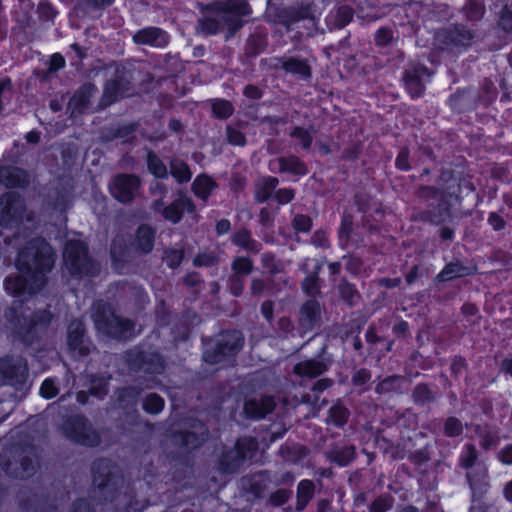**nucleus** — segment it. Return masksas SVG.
Segmentation results:
<instances>
[{
  "label": "nucleus",
  "instance_id": "69168bd1",
  "mask_svg": "<svg viewBox=\"0 0 512 512\" xmlns=\"http://www.w3.org/2000/svg\"><path fill=\"white\" fill-rule=\"evenodd\" d=\"M184 204L182 201H175L171 205L163 208L164 217L174 223L178 222L182 216Z\"/></svg>",
  "mask_w": 512,
  "mask_h": 512
},
{
  "label": "nucleus",
  "instance_id": "72a5a7b5",
  "mask_svg": "<svg viewBox=\"0 0 512 512\" xmlns=\"http://www.w3.org/2000/svg\"><path fill=\"white\" fill-rule=\"evenodd\" d=\"M217 186V182L211 176L199 174L194 178V196L206 201Z\"/></svg>",
  "mask_w": 512,
  "mask_h": 512
},
{
  "label": "nucleus",
  "instance_id": "37998d69",
  "mask_svg": "<svg viewBox=\"0 0 512 512\" xmlns=\"http://www.w3.org/2000/svg\"><path fill=\"white\" fill-rule=\"evenodd\" d=\"M170 173L179 183L188 182L191 177L189 166L179 158L171 160Z\"/></svg>",
  "mask_w": 512,
  "mask_h": 512
},
{
  "label": "nucleus",
  "instance_id": "58836bf2",
  "mask_svg": "<svg viewBox=\"0 0 512 512\" xmlns=\"http://www.w3.org/2000/svg\"><path fill=\"white\" fill-rule=\"evenodd\" d=\"M355 455V448L353 446H345L332 450L329 454V459L340 467H346L354 461Z\"/></svg>",
  "mask_w": 512,
  "mask_h": 512
},
{
  "label": "nucleus",
  "instance_id": "9b49d317",
  "mask_svg": "<svg viewBox=\"0 0 512 512\" xmlns=\"http://www.w3.org/2000/svg\"><path fill=\"white\" fill-rule=\"evenodd\" d=\"M253 442L252 439H238L233 448L224 449L217 459V470L224 475L237 473L252 450Z\"/></svg>",
  "mask_w": 512,
  "mask_h": 512
},
{
  "label": "nucleus",
  "instance_id": "cd10ccee",
  "mask_svg": "<svg viewBox=\"0 0 512 512\" xmlns=\"http://www.w3.org/2000/svg\"><path fill=\"white\" fill-rule=\"evenodd\" d=\"M231 243L251 254H258L262 250V244L252 237V232L243 227L234 231L230 237Z\"/></svg>",
  "mask_w": 512,
  "mask_h": 512
},
{
  "label": "nucleus",
  "instance_id": "4c0bfd02",
  "mask_svg": "<svg viewBox=\"0 0 512 512\" xmlns=\"http://www.w3.org/2000/svg\"><path fill=\"white\" fill-rule=\"evenodd\" d=\"M211 111L215 119L226 120L233 115L235 108L231 101L224 98H216L211 102Z\"/></svg>",
  "mask_w": 512,
  "mask_h": 512
},
{
  "label": "nucleus",
  "instance_id": "5fc2aeb1",
  "mask_svg": "<svg viewBox=\"0 0 512 512\" xmlns=\"http://www.w3.org/2000/svg\"><path fill=\"white\" fill-rule=\"evenodd\" d=\"M301 288L309 297H314L320 293L319 277L316 272L307 275L301 283Z\"/></svg>",
  "mask_w": 512,
  "mask_h": 512
},
{
  "label": "nucleus",
  "instance_id": "f257e3e1",
  "mask_svg": "<svg viewBox=\"0 0 512 512\" xmlns=\"http://www.w3.org/2000/svg\"><path fill=\"white\" fill-rule=\"evenodd\" d=\"M52 247L41 238H34L19 251L16 267L20 275L7 277L5 289L15 297L31 296L47 282L46 275L54 266Z\"/></svg>",
  "mask_w": 512,
  "mask_h": 512
},
{
  "label": "nucleus",
  "instance_id": "0e129e2a",
  "mask_svg": "<svg viewBox=\"0 0 512 512\" xmlns=\"http://www.w3.org/2000/svg\"><path fill=\"white\" fill-rule=\"evenodd\" d=\"M498 26L506 33L512 34V11L504 4L498 14Z\"/></svg>",
  "mask_w": 512,
  "mask_h": 512
},
{
  "label": "nucleus",
  "instance_id": "c9c22d12",
  "mask_svg": "<svg viewBox=\"0 0 512 512\" xmlns=\"http://www.w3.org/2000/svg\"><path fill=\"white\" fill-rule=\"evenodd\" d=\"M411 399L416 406H426L436 401L435 392L427 383H418L412 390Z\"/></svg>",
  "mask_w": 512,
  "mask_h": 512
},
{
  "label": "nucleus",
  "instance_id": "4d7b16f0",
  "mask_svg": "<svg viewBox=\"0 0 512 512\" xmlns=\"http://www.w3.org/2000/svg\"><path fill=\"white\" fill-rule=\"evenodd\" d=\"M505 213V207L502 206L498 211H492L489 212L487 217V224L495 231L500 232L503 231L506 226L507 222L505 218L503 217V214Z\"/></svg>",
  "mask_w": 512,
  "mask_h": 512
},
{
  "label": "nucleus",
  "instance_id": "1a4fd4ad",
  "mask_svg": "<svg viewBox=\"0 0 512 512\" xmlns=\"http://www.w3.org/2000/svg\"><path fill=\"white\" fill-rule=\"evenodd\" d=\"M63 432L71 441L88 447L97 446L101 441L98 431L82 415L68 418L63 424Z\"/></svg>",
  "mask_w": 512,
  "mask_h": 512
},
{
  "label": "nucleus",
  "instance_id": "09e8293b",
  "mask_svg": "<svg viewBox=\"0 0 512 512\" xmlns=\"http://www.w3.org/2000/svg\"><path fill=\"white\" fill-rule=\"evenodd\" d=\"M289 136L291 138L299 140V142L301 144V147L304 150L310 149V147H311V145L313 143V134H312V132L309 129L304 128L302 126H294L290 130Z\"/></svg>",
  "mask_w": 512,
  "mask_h": 512
},
{
  "label": "nucleus",
  "instance_id": "338daca9",
  "mask_svg": "<svg viewBox=\"0 0 512 512\" xmlns=\"http://www.w3.org/2000/svg\"><path fill=\"white\" fill-rule=\"evenodd\" d=\"M291 495H292L291 490L280 488L270 494L269 502L274 507H281L288 502Z\"/></svg>",
  "mask_w": 512,
  "mask_h": 512
},
{
  "label": "nucleus",
  "instance_id": "13d9d810",
  "mask_svg": "<svg viewBox=\"0 0 512 512\" xmlns=\"http://www.w3.org/2000/svg\"><path fill=\"white\" fill-rule=\"evenodd\" d=\"M164 400L155 393L148 394L143 402V409L150 414H157L162 411Z\"/></svg>",
  "mask_w": 512,
  "mask_h": 512
},
{
  "label": "nucleus",
  "instance_id": "4468645a",
  "mask_svg": "<svg viewBox=\"0 0 512 512\" xmlns=\"http://www.w3.org/2000/svg\"><path fill=\"white\" fill-rule=\"evenodd\" d=\"M126 362L130 369L149 374H159L164 370V360L160 354L152 351L129 350Z\"/></svg>",
  "mask_w": 512,
  "mask_h": 512
},
{
  "label": "nucleus",
  "instance_id": "bb28decb",
  "mask_svg": "<svg viewBox=\"0 0 512 512\" xmlns=\"http://www.w3.org/2000/svg\"><path fill=\"white\" fill-rule=\"evenodd\" d=\"M281 68L288 74L307 80L312 76L311 67L306 59L298 57H281L278 59Z\"/></svg>",
  "mask_w": 512,
  "mask_h": 512
},
{
  "label": "nucleus",
  "instance_id": "6ab92c4d",
  "mask_svg": "<svg viewBox=\"0 0 512 512\" xmlns=\"http://www.w3.org/2000/svg\"><path fill=\"white\" fill-rule=\"evenodd\" d=\"M67 342L69 349L78 356H87L90 353L91 344L85 338V327L81 320H72L68 325Z\"/></svg>",
  "mask_w": 512,
  "mask_h": 512
},
{
  "label": "nucleus",
  "instance_id": "0eeeda50",
  "mask_svg": "<svg viewBox=\"0 0 512 512\" xmlns=\"http://www.w3.org/2000/svg\"><path fill=\"white\" fill-rule=\"evenodd\" d=\"M93 484L104 500H113L123 483L118 469L107 459H98L92 465Z\"/></svg>",
  "mask_w": 512,
  "mask_h": 512
},
{
  "label": "nucleus",
  "instance_id": "39448f33",
  "mask_svg": "<svg viewBox=\"0 0 512 512\" xmlns=\"http://www.w3.org/2000/svg\"><path fill=\"white\" fill-rule=\"evenodd\" d=\"M219 13L225 37L231 38L245 25L244 17L252 14V7L247 0H224L215 4Z\"/></svg>",
  "mask_w": 512,
  "mask_h": 512
},
{
  "label": "nucleus",
  "instance_id": "49530a36",
  "mask_svg": "<svg viewBox=\"0 0 512 512\" xmlns=\"http://www.w3.org/2000/svg\"><path fill=\"white\" fill-rule=\"evenodd\" d=\"M233 275L247 276L254 269L253 261L247 256H237L231 263Z\"/></svg>",
  "mask_w": 512,
  "mask_h": 512
},
{
  "label": "nucleus",
  "instance_id": "a211bd4d",
  "mask_svg": "<svg viewBox=\"0 0 512 512\" xmlns=\"http://www.w3.org/2000/svg\"><path fill=\"white\" fill-rule=\"evenodd\" d=\"M27 378L26 361L20 357L0 358V380L11 385L23 384Z\"/></svg>",
  "mask_w": 512,
  "mask_h": 512
},
{
  "label": "nucleus",
  "instance_id": "9d476101",
  "mask_svg": "<svg viewBox=\"0 0 512 512\" xmlns=\"http://www.w3.org/2000/svg\"><path fill=\"white\" fill-rule=\"evenodd\" d=\"M24 219L31 220L26 212L23 197L15 192H6L0 196V225L18 226Z\"/></svg>",
  "mask_w": 512,
  "mask_h": 512
},
{
  "label": "nucleus",
  "instance_id": "7c9ffc66",
  "mask_svg": "<svg viewBox=\"0 0 512 512\" xmlns=\"http://www.w3.org/2000/svg\"><path fill=\"white\" fill-rule=\"evenodd\" d=\"M315 494V485L312 480L302 479L298 482L296 488V505L295 510L302 512L306 509L309 502Z\"/></svg>",
  "mask_w": 512,
  "mask_h": 512
},
{
  "label": "nucleus",
  "instance_id": "6e6552de",
  "mask_svg": "<svg viewBox=\"0 0 512 512\" xmlns=\"http://www.w3.org/2000/svg\"><path fill=\"white\" fill-rule=\"evenodd\" d=\"M131 75L123 67L116 66L113 75L105 82L98 103L99 109H105L120 99L132 94Z\"/></svg>",
  "mask_w": 512,
  "mask_h": 512
},
{
  "label": "nucleus",
  "instance_id": "ddd939ff",
  "mask_svg": "<svg viewBox=\"0 0 512 512\" xmlns=\"http://www.w3.org/2000/svg\"><path fill=\"white\" fill-rule=\"evenodd\" d=\"M141 179L135 174L120 173L109 184L111 195L120 203H131L138 195Z\"/></svg>",
  "mask_w": 512,
  "mask_h": 512
},
{
  "label": "nucleus",
  "instance_id": "603ef678",
  "mask_svg": "<svg viewBox=\"0 0 512 512\" xmlns=\"http://www.w3.org/2000/svg\"><path fill=\"white\" fill-rule=\"evenodd\" d=\"M215 17H205L200 20V27L203 32L209 35H216L219 33H224L222 24L220 21L219 13L216 12Z\"/></svg>",
  "mask_w": 512,
  "mask_h": 512
},
{
  "label": "nucleus",
  "instance_id": "f8f14e48",
  "mask_svg": "<svg viewBox=\"0 0 512 512\" xmlns=\"http://www.w3.org/2000/svg\"><path fill=\"white\" fill-rule=\"evenodd\" d=\"M475 33L463 24H452L439 29L435 34V41L442 50L467 48L471 46Z\"/></svg>",
  "mask_w": 512,
  "mask_h": 512
},
{
  "label": "nucleus",
  "instance_id": "423d86ee",
  "mask_svg": "<svg viewBox=\"0 0 512 512\" xmlns=\"http://www.w3.org/2000/svg\"><path fill=\"white\" fill-rule=\"evenodd\" d=\"M63 261L69 273L75 276H94L99 271V265L89 256L86 245L80 240L66 242Z\"/></svg>",
  "mask_w": 512,
  "mask_h": 512
},
{
  "label": "nucleus",
  "instance_id": "e2e57ef3",
  "mask_svg": "<svg viewBox=\"0 0 512 512\" xmlns=\"http://www.w3.org/2000/svg\"><path fill=\"white\" fill-rule=\"evenodd\" d=\"M107 393V380L104 377H93L91 380L89 394L98 399H103Z\"/></svg>",
  "mask_w": 512,
  "mask_h": 512
},
{
  "label": "nucleus",
  "instance_id": "ea45409f",
  "mask_svg": "<svg viewBox=\"0 0 512 512\" xmlns=\"http://www.w3.org/2000/svg\"><path fill=\"white\" fill-rule=\"evenodd\" d=\"M467 270V267L460 262H450L438 273L437 279L446 282L457 277H463L469 274Z\"/></svg>",
  "mask_w": 512,
  "mask_h": 512
},
{
  "label": "nucleus",
  "instance_id": "864d4df0",
  "mask_svg": "<svg viewBox=\"0 0 512 512\" xmlns=\"http://www.w3.org/2000/svg\"><path fill=\"white\" fill-rule=\"evenodd\" d=\"M394 40V32L391 27L381 26L374 33V44L377 47H387Z\"/></svg>",
  "mask_w": 512,
  "mask_h": 512
},
{
  "label": "nucleus",
  "instance_id": "5701e85b",
  "mask_svg": "<svg viewBox=\"0 0 512 512\" xmlns=\"http://www.w3.org/2000/svg\"><path fill=\"white\" fill-rule=\"evenodd\" d=\"M30 183L28 173L14 166H0V184L7 188H24Z\"/></svg>",
  "mask_w": 512,
  "mask_h": 512
},
{
  "label": "nucleus",
  "instance_id": "6e6d98bb",
  "mask_svg": "<svg viewBox=\"0 0 512 512\" xmlns=\"http://www.w3.org/2000/svg\"><path fill=\"white\" fill-rule=\"evenodd\" d=\"M394 499L392 496L382 494L377 496L368 506L369 512H387L393 506Z\"/></svg>",
  "mask_w": 512,
  "mask_h": 512
},
{
  "label": "nucleus",
  "instance_id": "aec40b11",
  "mask_svg": "<svg viewBox=\"0 0 512 512\" xmlns=\"http://www.w3.org/2000/svg\"><path fill=\"white\" fill-rule=\"evenodd\" d=\"M276 407L275 400L270 395L262 396L260 399H248L244 402L243 411L248 419L261 420L271 414Z\"/></svg>",
  "mask_w": 512,
  "mask_h": 512
},
{
  "label": "nucleus",
  "instance_id": "4be33fe9",
  "mask_svg": "<svg viewBox=\"0 0 512 512\" xmlns=\"http://www.w3.org/2000/svg\"><path fill=\"white\" fill-rule=\"evenodd\" d=\"M279 17L286 26H291L302 20H314L313 4L309 2L284 8L281 10Z\"/></svg>",
  "mask_w": 512,
  "mask_h": 512
},
{
  "label": "nucleus",
  "instance_id": "f3484780",
  "mask_svg": "<svg viewBox=\"0 0 512 512\" xmlns=\"http://www.w3.org/2000/svg\"><path fill=\"white\" fill-rule=\"evenodd\" d=\"M52 315L47 310H39L19 319L18 333L26 343L35 341L39 332L44 331L51 322Z\"/></svg>",
  "mask_w": 512,
  "mask_h": 512
},
{
  "label": "nucleus",
  "instance_id": "a18cd8bd",
  "mask_svg": "<svg viewBox=\"0 0 512 512\" xmlns=\"http://www.w3.org/2000/svg\"><path fill=\"white\" fill-rule=\"evenodd\" d=\"M479 454L474 444L467 443L460 453L459 462L463 469L473 468L478 460Z\"/></svg>",
  "mask_w": 512,
  "mask_h": 512
},
{
  "label": "nucleus",
  "instance_id": "473e14b6",
  "mask_svg": "<svg viewBox=\"0 0 512 512\" xmlns=\"http://www.w3.org/2000/svg\"><path fill=\"white\" fill-rule=\"evenodd\" d=\"M268 46V37L266 34L255 31L250 34L246 40L244 52L246 57L255 58L265 52Z\"/></svg>",
  "mask_w": 512,
  "mask_h": 512
},
{
  "label": "nucleus",
  "instance_id": "e433bc0d",
  "mask_svg": "<svg viewBox=\"0 0 512 512\" xmlns=\"http://www.w3.org/2000/svg\"><path fill=\"white\" fill-rule=\"evenodd\" d=\"M154 230L147 226L141 225L137 229L135 247L142 253H148L154 246Z\"/></svg>",
  "mask_w": 512,
  "mask_h": 512
},
{
  "label": "nucleus",
  "instance_id": "2f4dec72",
  "mask_svg": "<svg viewBox=\"0 0 512 512\" xmlns=\"http://www.w3.org/2000/svg\"><path fill=\"white\" fill-rule=\"evenodd\" d=\"M265 474V471H260L251 476L243 477V489L255 498H260L267 488V478L265 477Z\"/></svg>",
  "mask_w": 512,
  "mask_h": 512
},
{
  "label": "nucleus",
  "instance_id": "2eb2a0df",
  "mask_svg": "<svg viewBox=\"0 0 512 512\" xmlns=\"http://www.w3.org/2000/svg\"><path fill=\"white\" fill-rule=\"evenodd\" d=\"M37 454L34 446L27 445L15 449L14 462H9L6 472L16 478H26L34 474Z\"/></svg>",
  "mask_w": 512,
  "mask_h": 512
},
{
  "label": "nucleus",
  "instance_id": "20e7f679",
  "mask_svg": "<svg viewBox=\"0 0 512 512\" xmlns=\"http://www.w3.org/2000/svg\"><path fill=\"white\" fill-rule=\"evenodd\" d=\"M91 317L96 330L103 335L113 338L132 336L134 323L116 315L112 307L104 301L93 304Z\"/></svg>",
  "mask_w": 512,
  "mask_h": 512
},
{
  "label": "nucleus",
  "instance_id": "f704fd0d",
  "mask_svg": "<svg viewBox=\"0 0 512 512\" xmlns=\"http://www.w3.org/2000/svg\"><path fill=\"white\" fill-rule=\"evenodd\" d=\"M349 416V409L342 402L337 401L328 409L327 423L342 428L348 422Z\"/></svg>",
  "mask_w": 512,
  "mask_h": 512
},
{
  "label": "nucleus",
  "instance_id": "a19ab883",
  "mask_svg": "<svg viewBox=\"0 0 512 512\" xmlns=\"http://www.w3.org/2000/svg\"><path fill=\"white\" fill-rule=\"evenodd\" d=\"M354 9L347 4L340 5L333 13V26L336 29H342L347 26L354 18Z\"/></svg>",
  "mask_w": 512,
  "mask_h": 512
},
{
  "label": "nucleus",
  "instance_id": "b1692460",
  "mask_svg": "<svg viewBox=\"0 0 512 512\" xmlns=\"http://www.w3.org/2000/svg\"><path fill=\"white\" fill-rule=\"evenodd\" d=\"M321 320V307L316 299L306 300L300 307L299 323L306 330H313Z\"/></svg>",
  "mask_w": 512,
  "mask_h": 512
},
{
  "label": "nucleus",
  "instance_id": "f03ea898",
  "mask_svg": "<svg viewBox=\"0 0 512 512\" xmlns=\"http://www.w3.org/2000/svg\"><path fill=\"white\" fill-rule=\"evenodd\" d=\"M474 190L473 184L465 178L452 179L442 191L439 203L429 204L428 209L420 213L421 220L435 225L442 224L450 216L451 208L455 204H461L463 192L469 193Z\"/></svg>",
  "mask_w": 512,
  "mask_h": 512
},
{
  "label": "nucleus",
  "instance_id": "3c124183",
  "mask_svg": "<svg viewBox=\"0 0 512 512\" xmlns=\"http://www.w3.org/2000/svg\"><path fill=\"white\" fill-rule=\"evenodd\" d=\"M291 227L296 233H309L313 227V220L307 214L298 213L292 218Z\"/></svg>",
  "mask_w": 512,
  "mask_h": 512
},
{
  "label": "nucleus",
  "instance_id": "c85d7f7f",
  "mask_svg": "<svg viewBox=\"0 0 512 512\" xmlns=\"http://www.w3.org/2000/svg\"><path fill=\"white\" fill-rule=\"evenodd\" d=\"M278 164L279 172L281 174H290L297 178H301L309 173L306 163L293 154L279 157Z\"/></svg>",
  "mask_w": 512,
  "mask_h": 512
},
{
  "label": "nucleus",
  "instance_id": "de8ad7c7",
  "mask_svg": "<svg viewBox=\"0 0 512 512\" xmlns=\"http://www.w3.org/2000/svg\"><path fill=\"white\" fill-rule=\"evenodd\" d=\"M147 166H148V170L155 177H157V178L167 177L168 171H167L165 164L153 151H149L147 153Z\"/></svg>",
  "mask_w": 512,
  "mask_h": 512
},
{
  "label": "nucleus",
  "instance_id": "8fccbe9b",
  "mask_svg": "<svg viewBox=\"0 0 512 512\" xmlns=\"http://www.w3.org/2000/svg\"><path fill=\"white\" fill-rule=\"evenodd\" d=\"M463 424L460 419L455 416H449L444 421L443 434L449 438L459 437L463 433Z\"/></svg>",
  "mask_w": 512,
  "mask_h": 512
},
{
  "label": "nucleus",
  "instance_id": "dca6fc26",
  "mask_svg": "<svg viewBox=\"0 0 512 512\" xmlns=\"http://www.w3.org/2000/svg\"><path fill=\"white\" fill-rule=\"evenodd\" d=\"M429 75L428 67L421 63H412L405 68L402 82L411 99H418L424 95L426 89L424 80Z\"/></svg>",
  "mask_w": 512,
  "mask_h": 512
},
{
  "label": "nucleus",
  "instance_id": "774afa93",
  "mask_svg": "<svg viewBox=\"0 0 512 512\" xmlns=\"http://www.w3.org/2000/svg\"><path fill=\"white\" fill-rule=\"evenodd\" d=\"M245 288L244 277L240 275H230L228 278V289L232 296L240 297Z\"/></svg>",
  "mask_w": 512,
  "mask_h": 512
},
{
  "label": "nucleus",
  "instance_id": "c03bdc74",
  "mask_svg": "<svg viewBox=\"0 0 512 512\" xmlns=\"http://www.w3.org/2000/svg\"><path fill=\"white\" fill-rule=\"evenodd\" d=\"M463 13L469 21H479L485 14V6L481 0H466Z\"/></svg>",
  "mask_w": 512,
  "mask_h": 512
},
{
  "label": "nucleus",
  "instance_id": "680f3d73",
  "mask_svg": "<svg viewBox=\"0 0 512 512\" xmlns=\"http://www.w3.org/2000/svg\"><path fill=\"white\" fill-rule=\"evenodd\" d=\"M400 380V376L391 375L382 379L375 387V391L378 394H388L396 391L397 383Z\"/></svg>",
  "mask_w": 512,
  "mask_h": 512
},
{
  "label": "nucleus",
  "instance_id": "bf43d9fd",
  "mask_svg": "<svg viewBox=\"0 0 512 512\" xmlns=\"http://www.w3.org/2000/svg\"><path fill=\"white\" fill-rule=\"evenodd\" d=\"M226 139L230 145L245 146L247 138L244 132L228 124L226 126Z\"/></svg>",
  "mask_w": 512,
  "mask_h": 512
},
{
  "label": "nucleus",
  "instance_id": "052dcab7",
  "mask_svg": "<svg viewBox=\"0 0 512 512\" xmlns=\"http://www.w3.org/2000/svg\"><path fill=\"white\" fill-rule=\"evenodd\" d=\"M112 0H82L81 3H79L75 10L79 14L80 12L82 15H87L91 10L101 9L107 5H110Z\"/></svg>",
  "mask_w": 512,
  "mask_h": 512
},
{
  "label": "nucleus",
  "instance_id": "79ce46f5",
  "mask_svg": "<svg viewBox=\"0 0 512 512\" xmlns=\"http://www.w3.org/2000/svg\"><path fill=\"white\" fill-rule=\"evenodd\" d=\"M338 291L341 299L348 305L353 306L360 294L353 283H350L345 277L341 278L338 284Z\"/></svg>",
  "mask_w": 512,
  "mask_h": 512
},
{
  "label": "nucleus",
  "instance_id": "393cba45",
  "mask_svg": "<svg viewBox=\"0 0 512 512\" xmlns=\"http://www.w3.org/2000/svg\"><path fill=\"white\" fill-rule=\"evenodd\" d=\"M133 41L138 45L162 47L168 43V35L160 28L147 27L137 31L133 36Z\"/></svg>",
  "mask_w": 512,
  "mask_h": 512
},
{
  "label": "nucleus",
  "instance_id": "412c9836",
  "mask_svg": "<svg viewBox=\"0 0 512 512\" xmlns=\"http://www.w3.org/2000/svg\"><path fill=\"white\" fill-rule=\"evenodd\" d=\"M97 87L92 83L82 85L73 95L68 102L67 110L70 111L71 116L75 113H83L90 106V100L96 93Z\"/></svg>",
  "mask_w": 512,
  "mask_h": 512
},
{
  "label": "nucleus",
  "instance_id": "c756f323",
  "mask_svg": "<svg viewBox=\"0 0 512 512\" xmlns=\"http://www.w3.org/2000/svg\"><path fill=\"white\" fill-rule=\"evenodd\" d=\"M279 184L278 178L274 176H264L255 185L254 199L257 203H266L275 193V189Z\"/></svg>",
  "mask_w": 512,
  "mask_h": 512
},
{
  "label": "nucleus",
  "instance_id": "a878e982",
  "mask_svg": "<svg viewBox=\"0 0 512 512\" xmlns=\"http://www.w3.org/2000/svg\"><path fill=\"white\" fill-rule=\"evenodd\" d=\"M328 371V365L320 359L310 358L299 361L293 367L295 375L301 378H316Z\"/></svg>",
  "mask_w": 512,
  "mask_h": 512
},
{
  "label": "nucleus",
  "instance_id": "7ed1b4c3",
  "mask_svg": "<svg viewBox=\"0 0 512 512\" xmlns=\"http://www.w3.org/2000/svg\"><path fill=\"white\" fill-rule=\"evenodd\" d=\"M202 358L210 365L229 363L234 361L237 354L243 348L244 338L235 330H225L215 339L204 341Z\"/></svg>",
  "mask_w": 512,
  "mask_h": 512
}]
</instances>
